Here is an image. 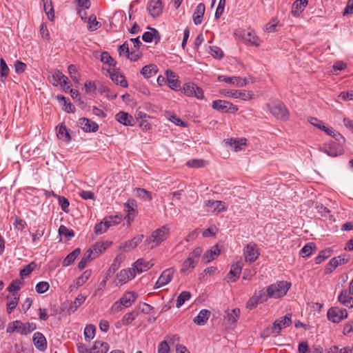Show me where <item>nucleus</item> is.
Segmentation results:
<instances>
[{
    "label": "nucleus",
    "mask_w": 353,
    "mask_h": 353,
    "mask_svg": "<svg viewBox=\"0 0 353 353\" xmlns=\"http://www.w3.org/2000/svg\"><path fill=\"white\" fill-rule=\"evenodd\" d=\"M7 332H19L21 334H26L25 324L20 321H14L8 323L6 329Z\"/></svg>",
    "instance_id": "21"
},
{
    "label": "nucleus",
    "mask_w": 353,
    "mask_h": 353,
    "mask_svg": "<svg viewBox=\"0 0 353 353\" xmlns=\"http://www.w3.org/2000/svg\"><path fill=\"white\" fill-rule=\"evenodd\" d=\"M19 300V295L14 292L7 297V309H15Z\"/></svg>",
    "instance_id": "44"
},
{
    "label": "nucleus",
    "mask_w": 353,
    "mask_h": 353,
    "mask_svg": "<svg viewBox=\"0 0 353 353\" xmlns=\"http://www.w3.org/2000/svg\"><path fill=\"white\" fill-rule=\"evenodd\" d=\"M320 150L333 157L341 155L344 152L340 143L335 142H331L329 146L324 145L320 148Z\"/></svg>",
    "instance_id": "12"
},
{
    "label": "nucleus",
    "mask_w": 353,
    "mask_h": 353,
    "mask_svg": "<svg viewBox=\"0 0 353 353\" xmlns=\"http://www.w3.org/2000/svg\"><path fill=\"white\" fill-rule=\"evenodd\" d=\"M37 267V264L34 262H31L29 264L24 266L23 269L20 270V276L23 280L26 276H28Z\"/></svg>",
    "instance_id": "48"
},
{
    "label": "nucleus",
    "mask_w": 353,
    "mask_h": 353,
    "mask_svg": "<svg viewBox=\"0 0 353 353\" xmlns=\"http://www.w3.org/2000/svg\"><path fill=\"white\" fill-rule=\"evenodd\" d=\"M350 292L343 290L339 296V301L344 306L352 308L353 307V298L350 296Z\"/></svg>",
    "instance_id": "34"
},
{
    "label": "nucleus",
    "mask_w": 353,
    "mask_h": 353,
    "mask_svg": "<svg viewBox=\"0 0 353 353\" xmlns=\"http://www.w3.org/2000/svg\"><path fill=\"white\" fill-rule=\"evenodd\" d=\"M33 342L35 347L41 351H44L47 347L46 339L41 332H37L34 334Z\"/></svg>",
    "instance_id": "25"
},
{
    "label": "nucleus",
    "mask_w": 353,
    "mask_h": 353,
    "mask_svg": "<svg viewBox=\"0 0 353 353\" xmlns=\"http://www.w3.org/2000/svg\"><path fill=\"white\" fill-rule=\"evenodd\" d=\"M240 310H225V319L230 323H235L239 316Z\"/></svg>",
    "instance_id": "46"
},
{
    "label": "nucleus",
    "mask_w": 353,
    "mask_h": 353,
    "mask_svg": "<svg viewBox=\"0 0 353 353\" xmlns=\"http://www.w3.org/2000/svg\"><path fill=\"white\" fill-rule=\"evenodd\" d=\"M92 271L90 270H87L85 272H83V273L76 280V285H77V287H80L83 284H84L90 277Z\"/></svg>",
    "instance_id": "53"
},
{
    "label": "nucleus",
    "mask_w": 353,
    "mask_h": 353,
    "mask_svg": "<svg viewBox=\"0 0 353 353\" xmlns=\"http://www.w3.org/2000/svg\"><path fill=\"white\" fill-rule=\"evenodd\" d=\"M205 10V8L203 3H201L197 5L193 14V21L195 25L201 23Z\"/></svg>",
    "instance_id": "31"
},
{
    "label": "nucleus",
    "mask_w": 353,
    "mask_h": 353,
    "mask_svg": "<svg viewBox=\"0 0 353 353\" xmlns=\"http://www.w3.org/2000/svg\"><path fill=\"white\" fill-rule=\"evenodd\" d=\"M85 296L80 294L79 295L75 300L72 303L70 309H77L79 307L81 304L85 301Z\"/></svg>",
    "instance_id": "63"
},
{
    "label": "nucleus",
    "mask_w": 353,
    "mask_h": 353,
    "mask_svg": "<svg viewBox=\"0 0 353 353\" xmlns=\"http://www.w3.org/2000/svg\"><path fill=\"white\" fill-rule=\"evenodd\" d=\"M23 285V281L21 279H15L12 281V283L8 287L7 290L12 294L16 292V291L19 290Z\"/></svg>",
    "instance_id": "50"
},
{
    "label": "nucleus",
    "mask_w": 353,
    "mask_h": 353,
    "mask_svg": "<svg viewBox=\"0 0 353 353\" xmlns=\"http://www.w3.org/2000/svg\"><path fill=\"white\" fill-rule=\"evenodd\" d=\"M141 314L139 310H132L130 312L125 314L122 319V322L124 325H128L135 319Z\"/></svg>",
    "instance_id": "47"
},
{
    "label": "nucleus",
    "mask_w": 353,
    "mask_h": 353,
    "mask_svg": "<svg viewBox=\"0 0 353 353\" xmlns=\"http://www.w3.org/2000/svg\"><path fill=\"white\" fill-rule=\"evenodd\" d=\"M154 265V263L146 261L143 259L137 260L132 264V269L134 270V272L141 274L150 269Z\"/></svg>",
    "instance_id": "18"
},
{
    "label": "nucleus",
    "mask_w": 353,
    "mask_h": 353,
    "mask_svg": "<svg viewBox=\"0 0 353 353\" xmlns=\"http://www.w3.org/2000/svg\"><path fill=\"white\" fill-rule=\"evenodd\" d=\"M243 39L244 42L251 46H259L261 43L260 39L256 35L252 30H248L245 31L243 34Z\"/></svg>",
    "instance_id": "15"
},
{
    "label": "nucleus",
    "mask_w": 353,
    "mask_h": 353,
    "mask_svg": "<svg viewBox=\"0 0 353 353\" xmlns=\"http://www.w3.org/2000/svg\"><path fill=\"white\" fill-rule=\"evenodd\" d=\"M143 234H139L132 239L130 241H125L123 244V249L125 251H128L130 249L135 248L143 239Z\"/></svg>",
    "instance_id": "33"
},
{
    "label": "nucleus",
    "mask_w": 353,
    "mask_h": 353,
    "mask_svg": "<svg viewBox=\"0 0 353 353\" xmlns=\"http://www.w3.org/2000/svg\"><path fill=\"white\" fill-rule=\"evenodd\" d=\"M87 22L88 23V29L89 31H95L101 27V24L97 21V17L94 14H91L88 18Z\"/></svg>",
    "instance_id": "45"
},
{
    "label": "nucleus",
    "mask_w": 353,
    "mask_h": 353,
    "mask_svg": "<svg viewBox=\"0 0 353 353\" xmlns=\"http://www.w3.org/2000/svg\"><path fill=\"white\" fill-rule=\"evenodd\" d=\"M331 255L330 250H324L319 252L318 256L315 258V263L316 264L321 263L325 259L330 257Z\"/></svg>",
    "instance_id": "55"
},
{
    "label": "nucleus",
    "mask_w": 353,
    "mask_h": 353,
    "mask_svg": "<svg viewBox=\"0 0 353 353\" xmlns=\"http://www.w3.org/2000/svg\"><path fill=\"white\" fill-rule=\"evenodd\" d=\"M210 316V310H200L199 314L194 318L193 322L198 325H203L206 323Z\"/></svg>",
    "instance_id": "36"
},
{
    "label": "nucleus",
    "mask_w": 353,
    "mask_h": 353,
    "mask_svg": "<svg viewBox=\"0 0 353 353\" xmlns=\"http://www.w3.org/2000/svg\"><path fill=\"white\" fill-rule=\"evenodd\" d=\"M10 69L3 58L0 59V81L5 83L8 77Z\"/></svg>",
    "instance_id": "41"
},
{
    "label": "nucleus",
    "mask_w": 353,
    "mask_h": 353,
    "mask_svg": "<svg viewBox=\"0 0 353 353\" xmlns=\"http://www.w3.org/2000/svg\"><path fill=\"white\" fill-rule=\"evenodd\" d=\"M327 318L333 323H339L347 317V310H327Z\"/></svg>",
    "instance_id": "19"
},
{
    "label": "nucleus",
    "mask_w": 353,
    "mask_h": 353,
    "mask_svg": "<svg viewBox=\"0 0 353 353\" xmlns=\"http://www.w3.org/2000/svg\"><path fill=\"white\" fill-rule=\"evenodd\" d=\"M349 261L348 258H345L341 256L332 259L327 267L325 268L326 273H331L339 265L345 264Z\"/></svg>",
    "instance_id": "20"
},
{
    "label": "nucleus",
    "mask_w": 353,
    "mask_h": 353,
    "mask_svg": "<svg viewBox=\"0 0 353 353\" xmlns=\"http://www.w3.org/2000/svg\"><path fill=\"white\" fill-rule=\"evenodd\" d=\"M57 137L59 139L63 140L65 142H69L71 140V137L65 127V125L61 124L59 126L58 132H57Z\"/></svg>",
    "instance_id": "43"
},
{
    "label": "nucleus",
    "mask_w": 353,
    "mask_h": 353,
    "mask_svg": "<svg viewBox=\"0 0 353 353\" xmlns=\"http://www.w3.org/2000/svg\"><path fill=\"white\" fill-rule=\"evenodd\" d=\"M135 275L134 270L132 268L123 269L117 274L116 283L117 285H122L134 279Z\"/></svg>",
    "instance_id": "11"
},
{
    "label": "nucleus",
    "mask_w": 353,
    "mask_h": 353,
    "mask_svg": "<svg viewBox=\"0 0 353 353\" xmlns=\"http://www.w3.org/2000/svg\"><path fill=\"white\" fill-rule=\"evenodd\" d=\"M205 206L208 212L220 213L226 211L227 207L225 203L221 201L208 200L205 202Z\"/></svg>",
    "instance_id": "14"
},
{
    "label": "nucleus",
    "mask_w": 353,
    "mask_h": 353,
    "mask_svg": "<svg viewBox=\"0 0 353 353\" xmlns=\"http://www.w3.org/2000/svg\"><path fill=\"white\" fill-rule=\"evenodd\" d=\"M174 273V270L172 268L165 270L157 281L155 288H159L168 284L172 280Z\"/></svg>",
    "instance_id": "13"
},
{
    "label": "nucleus",
    "mask_w": 353,
    "mask_h": 353,
    "mask_svg": "<svg viewBox=\"0 0 353 353\" xmlns=\"http://www.w3.org/2000/svg\"><path fill=\"white\" fill-rule=\"evenodd\" d=\"M205 161L202 159H192L187 162V165L191 168H202L204 167Z\"/></svg>",
    "instance_id": "62"
},
{
    "label": "nucleus",
    "mask_w": 353,
    "mask_h": 353,
    "mask_svg": "<svg viewBox=\"0 0 353 353\" xmlns=\"http://www.w3.org/2000/svg\"><path fill=\"white\" fill-rule=\"evenodd\" d=\"M108 72L110 74L111 79L114 81L117 85H119L123 88L128 87V83L125 80L124 76L121 74L119 72L115 71H110L108 70Z\"/></svg>",
    "instance_id": "32"
},
{
    "label": "nucleus",
    "mask_w": 353,
    "mask_h": 353,
    "mask_svg": "<svg viewBox=\"0 0 353 353\" xmlns=\"http://www.w3.org/2000/svg\"><path fill=\"white\" fill-rule=\"evenodd\" d=\"M94 259L95 257L93 255L92 250L90 249L87 250L78 264L79 269H84L87 265L88 263H89L90 261H92Z\"/></svg>",
    "instance_id": "37"
},
{
    "label": "nucleus",
    "mask_w": 353,
    "mask_h": 353,
    "mask_svg": "<svg viewBox=\"0 0 353 353\" xmlns=\"http://www.w3.org/2000/svg\"><path fill=\"white\" fill-rule=\"evenodd\" d=\"M90 350L91 353H106L109 350V345L106 342L97 341Z\"/></svg>",
    "instance_id": "35"
},
{
    "label": "nucleus",
    "mask_w": 353,
    "mask_h": 353,
    "mask_svg": "<svg viewBox=\"0 0 353 353\" xmlns=\"http://www.w3.org/2000/svg\"><path fill=\"white\" fill-rule=\"evenodd\" d=\"M158 71L157 67L154 64H149L142 68L141 70V74L144 76V77L148 79L157 74Z\"/></svg>",
    "instance_id": "40"
},
{
    "label": "nucleus",
    "mask_w": 353,
    "mask_h": 353,
    "mask_svg": "<svg viewBox=\"0 0 353 353\" xmlns=\"http://www.w3.org/2000/svg\"><path fill=\"white\" fill-rule=\"evenodd\" d=\"M50 288L49 283L46 281H41L36 285L35 290L37 292L42 294L46 292Z\"/></svg>",
    "instance_id": "60"
},
{
    "label": "nucleus",
    "mask_w": 353,
    "mask_h": 353,
    "mask_svg": "<svg viewBox=\"0 0 353 353\" xmlns=\"http://www.w3.org/2000/svg\"><path fill=\"white\" fill-rule=\"evenodd\" d=\"M203 252L201 247H196L189 253L188 258L183 262L180 272L183 274H189L197 265Z\"/></svg>",
    "instance_id": "2"
},
{
    "label": "nucleus",
    "mask_w": 353,
    "mask_h": 353,
    "mask_svg": "<svg viewBox=\"0 0 353 353\" xmlns=\"http://www.w3.org/2000/svg\"><path fill=\"white\" fill-rule=\"evenodd\" d=\"M165 75L169 88L174 90L180 89L179 81L176 79V76L174 72L170 70H167L165 71Z\"/></svg>",
    "instance_id": "24"
},
{
    "label": "nucleus",
    "mask_w": 353,
    "mask_h": 353,
    "mask_svg": "<svg viewBox=\"0 0 353 353\" xmlns=\"http://www.w3.org/2000/svg\"><path fill=\"white\" fill-rule=\"evenodd\" d=\"M220 252L218 245H214L210 250L205 252L202 257V261L205 263H208L217 257L220 254Z\"/></svg>",
    "instance_id": "26"
},
{
    "label": "nucleus",
    "mask_w": 353,
    "mask_h": 353,
    "mask_svg": "<svg viewBox=\"0 0 353 353\" xmlns=\"http://www.w3.org/2000/svg\"><path fill=\"white\" fill-rule=\"evenodd\" d=\"M81 253V249L80 248H76L74 249L72 252H70L68 256L65 258L63 262V266H68L73 263L74 260L77 258V256Z\"/></svg>",
    "instance_id": "42"
},
{
    "label": "nucleus",
    "mask_w": 353,
    "mask_h": 353,
    "mask_svg": "<svg viewBox=\"0 0 353 353\" xmlns=\"http://www.w3.org/2000/svg\"><path fill=\"white\" fill-rule=\"evenodd\" d=\"M212 108L221 112H236L238 107L225 100H216L212 102Z\"/></svg>",
    "instance_id": "5"
},
{
    "label": "nucleus",
    "mask_w": 353,
    "mask_h": 353,
    "mask_svg": "<svg viewBox=\"0 0 353 353\" xmlns=\"http://www.w3.org/2000/svg\"><path fill=\"white\" fill-rule=\"evenodd\" d=\"M43 4V10L48 18L50 21H53L54 18V10L52 0H42Z\"/></svg>",
    "instance_id": "38"
},
{
    "label": "nucleus",
    "mask_w": 353,
    "mask_h": 353,
    "mask_svg": "<svg viewBox=\"0 0 353 353\" xmlns=\"http://www.w3.org/2000/svg\"><path fill=\"white\" fill-rule=\"evenodd\" d=\"M137 196L147 201H151L152 194L150 192L143 188H137Z\"/></svg>",
    "instance_id": "57"
},
{
    "label": "nucleus",
    "mask_w": 353,
    "mask_h": 353,
    "mask_svg": "<svg viewBox=\"0 0 353 353\" xmlns=\"http://www.w3.org/2000/svg\"><path fill=\"white\" fill-rule=\"evenodd\" d=\"M149 13L153 17H159L162 12V3L160 0L151 1L148 6Z\"/></svg>",
    "instance_id": "22"
},
{
    "label": "nucleus",
    "mask_w": 353,
    "mask_h": 353,
    "mask_svg": "<svg viewBox=\"0 0 353 353\" xmlns=\"http://www.w3.org/2000/svg\"><path fill=\"white\" fill-rule=\"evenodd\" d=\"M260 253L257 246L254 243H248L244 249V256L245 261L250 263L254 262L259 256Z\"/></svg>",
    "instance_id": "10"
},
{
    "label": "nucleus",
    "mask_w": 353,
    "mask_h": 353,
    "mask_svg": "<svg viewBox=\"0 0 353 353\" xmlns=\"http://www.w3.org/2000/svg\"><path fill=\"white\" fill-rule=\"evenodd\" d=\"M272 114L278 119L286 121L289 119V112L285 105L279 101H274L268 105Z\"/></svg>",
    "instance_id": "4"
},
{
    "label": "nucleus",
    "mask_w": 353,
    "mask_h": 353,
    "mask_svg": "<svg viewBox=\"0 0 353 353\" xmlns=\"http://www.w3.org/2000/svg\"><path fill=\"white\" fill-rule=\"evenodd\" d=\"M315 248L316 245L314 243H308L301 250L300 255L302 257L309 256Z\"/></svg>",
    "instance_id": "51"
},
{
    "label": "nucleus",
    "mask_w": 353,
    "mask_h": 353,
    "mask_svg": "<svg viewBox=\"0 0 353 353\" xmlns=\"http://www.w3.org/2000/svg\"><path fill=\"white\" fill-rule=\"evenodd\" d=\"M221 93L228 97L241 99L244 101L251 100L254 97V94L251 91L247 90H223L221 91Z\"/></svg>",
    "instance_id": "8"
},
{
    "label": "nucleus",
    "mask_w": 353,
    "mask_h": 353,
    "mask_svg": "<svg viewBox=\"0 0 353 353\" xmlns=\"http://www.w3.org/2000/svg\"><path fill=\"white\" fill-rule=\"evenodd\" d=\"M308 3V0H296L294 2L292 7L291 12L295 16L298 17L304 10L305 8Z\"/></svg>",
    "instance_id": "29"
},
{
    "label": "nucleus",
    "mask_w": 353,
    "mask_h": 353,
    "mask_svg": "<svg viewBox=\"0 0 353 353\" xmlns=\"http://www.w3.org/2000/svg\"><path fill=\"white\" fill-rule=\"evenodd\" d=\"M270 297L268 290L263 289L259 291V294L251 298L247 303L248 306L256 307L259 303H263Z\"/></svg>",
    "instance_id": "16"
},
{
    "label": "nucleus",
    "mask_w": 353,
    "mask_h": 353,
    "mask_svg": "<svg viewBox=\"0 0 353 353\" xmlns=\"http://www.w3.org/2000/svg\"><path fill=\"white\" fill-rule=\"evenodd\" d=\"M137 294L134 292H126L119 301H117L113 307L114 309H121V306L124 307H131L132 303L137 299Z\"/></svg>",
    "instance_id": "7"
},
{
    "label": "nucleus",
    "mask_w": 353,
    "mask_h": 353,
    "mask_svg": "<svg viewBox=\"0 0 353 353\" xmlns=\"http://www.w3.org/2000/svg\"><path fill=\"white\" fill-rule=\"evenodd\" d=\"M170 346L167 340L161 341L158 346V353H169Z\"/></svg>",
    "instance_id": "64"
},
{
    "label": "nucleus",
    "mask_w": 353,
    "mask_h": 353,
    "mask_svg": "<svg viewBox=\"0 0 353 353\" xmlns=\"http://www.w3.org/2000/svg\"><path fill=\"white\" fill-rule=\"evenodd\" d=\"M100 60L104 63H107L110 66H114L116 61L112 58L110 54L107 52H103L101 54Z\"/></svg>",
    "instance_id": "54"
},
{
    "label": "nucleus",
    "mask_w": 353,
    "mask_h": 353,
    "mask_svg": "<svg viewBox=\"0 0 353 353\" xmlns=\"http://www.w3.org/2000/svg\"><path fill=\"white\" fill-rule=\"evenodd\" d=\"M291 283L287 281H279L268 287L270 298L278 299L284 296L290 288Z\"/></svg>",
    "instance_id": "3"
},
{
    "label": "nucleus",
    "mask_w": 353,
    "mask_h": 353,
    "mask_svg": "<svg viewBox=\"0 0 353 353\" xmlns=\"http://www.w3.org/2000/svg\"><path fill=\"white\" fill-rule=\"evenodd\" d=\"M182 90L184 94L188 97H195L198 99H202L204 97L202 89L193 83H185Z\"/></svg>",
    "instance_id": "6"
},
{
    "label": "nucleus",
    "mask_w": 353,
    "mask_h": 353,
    "mask_svg": "<svg viewBox=\"0 0 353 353\" xmlns=\"http://www.w3.org/2000/svg\"><path fill=\"white\" fill-rule=\"evenodd\" d=\"M96 328L92 325H88L84 330L85 338L87 340L92 339L95 335Z\"/></svg>",
    "instance_id": "56"
},
{
    "label": "nucleus",
    "mask_w": 353,
    "mask_h": 353,
    "mask_svg": "<svg viewBox=\"0 0 353 353\" xmlns=\"http://www.w3.org/2000/svg\"><path fill=\"white\" fill-rule=\"evenodd\" d=\"M241 271L242 265L239 262L232 264L230 268V271L226 276L225 280L227 282L236 281L239 279Z\"/></svg>",
    "instance_id": "17"
},
{
    "label": "nucleus",
    "mask_w": 353,
    "mask_h": 353,
    "mask_svg": "<svg viewBox=\"0 0 353 353\" xmlns=\"http://www.w3.org/2000/svg\"><path fill=\"white\" fill-rule=\"evenodd\" d=\"M116 120L120 123L125 125H133L134 119L132 116L129 115L127 112L121 111L115 116Z\"/></svg>",
    "instance_id": "28"
},
{
    "label": "nucleus",
    "mask_w": 353,
    "mask_h": 353,
    "mask_svg": "<svg viewBox=\"0 0 353 353\" xmlns=\"http://www.w3.org/2000/svg\"><path fill=\"white\" fill-rule=\"evenodd\" d=\"M169 235L170 227L168 225H164L153 231L150 236L145 239L143 245L147 249L156 248L162 242L165 241L168 238Z\"/></svg>",
    "instance_id": "1"
},
{
    "label": "nucleus",
    "mask_w": 353,
    "mask_h": 353,
    "mask_svg": "<svg viewBox=\"0 0 353 353\" xmlns=\"http://www.w3.org/2000/svg\"><path fill=\"white\" fill-rule=\"evenodd\" d=\"M111 243V242L108 241L96 243L93 246L92 250L94 256L95 258L98 257L99 254L105 250Z\"/></svg>",
    "instance_id": "39"
},
{
    "label": "nucleus",
    "mask_w": 353,
    "mask_h": 353,
    "mask_svg": "<svg viewBox=\"0 0 353 353\" xmlns=\"http://www.w3.org/2000/svg\"><path fill=\"white\" fill-rule=\"evenodd\" d=\"M291 323V314H287L285 316H282L276 319L274 322L273 325L271 327V332L272 333L276 332L277 334H279L282 329L290 326Z\"/></svg>",
    "instance_id": "9"
},
{
    "label": "nucleus",
    "mask_w": 353,
    "mask_h": 353,
    "mask_svg": "<svg viewBox=\"0 0 353 353\" xmlns=\"http://www.w3.org/2000/svg\"><path fill=\"white\" fill-rule=\"evenodd\" d=\"M85 92L88 94H94L97 90V85L94 82L88 81L84 85Z\"/></svg>",
    "instance_id": "58"
},
{
    "label": "nucleus",
    "mask_w": 353,
    "mask_h": 353,
    "mask_svg": "<svg viewBox=\"0 0 353 353\" xmlns=\"http://www.w3.org/2000/svg\"><path fill=\"white\" fill-rule=\"evenodd\" d=\"M134 201H128L127 203L125 204V211L128 212V214H127V219H128L129 221H132L134 219V216H135V212H134V209L133 208V205H134Z\"/></svg>",
    "instance_id": "52"
},
{
    "label": "nucleus",
    "mask_w": 353,
    "mask_h": 353,
    "mask_svg": "<svg viewBox=\"0 0 353 353\" xmlns=\"http://www.w3.org/2000/svg\"><path fill=\"white\" fill-rule=\"evenodd\" d=\"M219 80L223 81L227 83L235 84L239 87H243L247 84V81L245 79H242L239 77H225V76H219Z\"/></svg>",
    "instance_id": "27"
},
{
    "label": "nucleus",
    "mask_w": 353,
    "mask_h": 353,
    "mask_svg": "<svg viewBox=\"0 0 353 353\" xmlns=\"http://www.w3.org/2000/svg\"><path fill=\"white\" fill-rule=\"evenodd\" d=\"M79 123L85 132H97L99 128V125L95 122L87 118H81Z\"/></svg>",
    "instance_id": "23"
},
{
    "label": "nucleus",
    "mask_w": 353,
    "mask_h": 353,
    "mask_svg": "<svg viewBox=\"0 0 353 353\" xmlns=\"http://www.w3.org/2000/svg\"><path fill=\"white\" fill-rule=\"evenodd\" d=\"M52 79L54 81V82H53L54 85L59 84L61 87L65 88L68 84V77H65L60 70H57L54 71L52 74Z\"/></svg>",
    "instance_id": "30"
},
{
    "label": "nucleus",
    "mask_w": 353,
    "mask_h": 353,
    "mask_svg": "<svg viewBox=\"0 0 353 353\" xmlns=\"http://www.w3.org/2000/svg\"><path fill=\"white\" fill-rule=\"evenodd\" d=\"M59 233L60 235L65 236L68 239H70L74 236L73 230L68 229L67 227L63 225L59 227Z\"/></svg>",
    "instance_id": "59"
},
{
    "label": "nucleus",
    "mask_w": 353,
    "mask_h": 353,
    "mask_svg": "<svg viewBox=\"0 0 353 353\" xmlns=\"http://www.w3.org/2000/svg\"><path fill=\"white\" fill-rule=\"evenodd\" d=\"M68 72L73 81L79 83V77L77 74V68L74 65L71 64L68 66Z\"/></svg>",
    "instance_id": "61"
},
{
    "label": "nucleus",
    "mask_w": 353,
    "mask_h": 353,
    "mask_svg": "<svg viewBox=\"0 0 353 353\" xmlns=\"http://www.w3.org/2000/svg\"><path fill=\"white\" fill-rule=\"evenodd\" d=\"M191 298V293L188 291L182 292L177 297L176 307H181L185 301L189 300Z\"/></svg>",
    "instance_id": "49"
}]
</instances>
